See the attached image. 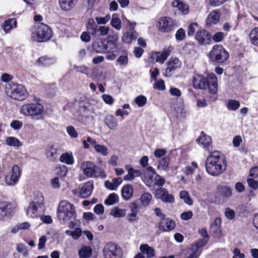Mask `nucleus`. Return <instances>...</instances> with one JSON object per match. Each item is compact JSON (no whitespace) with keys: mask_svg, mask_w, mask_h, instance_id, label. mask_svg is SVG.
<instances>
[{"mask_svg":"<svg viewBox=\"0 0 258 258\" xmlns=\"http://www.w3.org/2000/svg\"><path fill=\"white\" fill-rule=\"evenodd\" d=\"M92 48L97 53H104V44L101 40L95 41L93 43Z\"/></svg>","mask_w":258,"mask_h":258,"instance_id":"nucleus-50","label":"nucleus"},{"mask_svg":"<svg viewBox=\"0 0 258 258\" xmlns=\"http://www.w3.org/2000/svg\"><path fill=\"white\" fill-rule=\"evenodd\" d=\"M104 122L110 130H116L118 126L117 119L112 114L106 115L104 117Z\"/></svg>","mask_w":258,"mask_h":258,"instance_id":"nucleus-25","label":"nucleus"},{"mask_svg":"<svg viewBox=\"0 0 258 258\" xmlns=\"http://www.w3.org/2000/svg\"><path fill=\"white\" fill-rule=\"evenodd\" d=\"M205 167L207 172L213 176L223 173L227 168V162L224 156L220 152L215 151L210 153L206 159Z\"/></svg>","mask_w":258,"mask_h":258,"instance_id":"nucleus-1","label":"nucleus"},{"mask_svg":"<svg viewBox=\"0 0 258 258\" xmlns=\"http://www.w3.org/2000/svg\"><path fill=\"white\" fill-rule=\"evenodd\" d=\"M81 168L85 175L89 178L101 177L104 178L105 172L91 161H84L81 164Z\"/></svg>","mask_w":258,"mask_h":258,"instance_id":"nucleus-7","label":"nucleus"},{"mask_svg":"<svg viewBox=\"0 0 258 258\" xmlns=\"http://www.w3.org/2000/svg\"><path fill=\"white\" fill-rule=\"evenodd\" d=\"M173 47L171 46L165 48L161 51H156L153 52L151 57L153 60H155L156 62L162 64L170 55L171 52L173 50Z\"/></svg>","mask_w":258,"mask_h":258,"instance_id":"nucleus-16","label":"nucleus"},{"mask_svg":"<svg viewBox=\"0 0 258 258\" xmlns=\"http://www.w3.org/2000/svg\"><path fill=\"white\" fill-rule=\"evenodd\" d=\"M94 185L91 181H87L84 183L80 191V196L82 198H86L90 196L93 191Z\"/></svg>","mask_w":258,"mask_h":258,"instance_id":"nucleus-27","label":"nucleus"},{"mask_svg":"<svg viewBox=\"0 0 258 258\" xmlns=\"http://www.w3.org/2000/svg\"><path fill=\"white\" fill-rule=\"evenodd\" d=\"M16 250L18 252L22 253L24 256H27L28 254V251L27 248L23 244H18L16 246Z\"/></svg>","mask_w":258,"mask_h":258,"instance_id":"nucleus-60","label":"nucleus"},{"mask_svg":"<svg viewBox=\"0 0 258 258\" xmlns=\"http://www.w3.org/2000/svg\"><path fill=\"white\" fill-rule=\"evenodd\" d=\"M104 258H122V251L118 245L109 242L106 244L103 249Z\"/></svg>","mask_w":258,"mask_h":258,"instance_id":"nucleus-10","label":"nucleus"},{"mask_svg":"<svg viewBox=\"0 0 258 258\" xmlns=\"http://www.w3.org/2000/svg\"><path fill=\"white\" fill-rule=\"evenodd\" d=\"M250 42L254 46H258V27L253 28L249 34Z\"/></svg>","mask_w":258,"mask_h":258,"instance_id":"nucleus-42","label":"nucleus"},{"mask_svg":"<svg viewBox=\"0 0 258 258\" xmlns=\"http://www.w3.org/2000/svg\"><path fill=\"white\" fill-rule=\"evenodd\" d=\"M225 36V35L224 33L218 32H216L212 37L211 36V38L215 42H219L223 40Z\"/></svg>","mask_w":258,"mask_h":258,"instance_id":"nucleus-59","label":"nucleus"},{"mask_svg":"<svg viewBox=\"0 0 258 258\" xmlns=\"http://www.w3.org/2000/svg\"><path fill=\"white\" fill-rule=\"evenodd\" d=\"M54 62L55 59L53 58L46 56L39 57L37 61V63L39 67H47Z\"/></svg>","mask_w":258,"mask_h":258,"instance_id":"nucleus-37","label":"nucleus"},{"mask_svg":"<svg viewBox=\"0 0 258 258\" xmlns=\"http://www.w3.org/2000/svg\"><path fill=\"white\" fill-rule=\"evenodd\" d=\"M158 227L163 232L169 231L175 228V222L170 218L165 217L159 222Z\"/></svg>","mask_w":258,"mask_h":258,"instance_id":"nucleus-20","label":"nucleus"},{"mask_svg":"<svg viewBox=\"0 0 258 258\" xmlns=\"http://www.w3.org/2000/svg\"><path fill=\"white\" fill-rule=\"evenodd\" d=\"M181 62L177 58H171L167 63V68L164 74L166 77L172 75V72L180 67Z\"/></svg>","mask_w":258,"mask_h":258,"instance_id":"nucleus-19","label":"nucleus"},{"mask_svg":"<svg viewBox=\"0 0 258 258\" xmlns=\"http://www.w3.org/2000/svg\"><path fill=\"white\" fill-rule=\"evenodd\" d=\"M195 39L201 45L208 44H210L211 41V35L207 30H200L196 34Z\"/></svg>","mask_w":258,"mask_h":258,"instance_id":"nucleus-18","label":"nucleus"},{"mask_svg":"<svg viewBox=\"0 0 258 258\" xmlns=\"http://www.w3.org/2000/svg\"><path fill=\"white\" fill-rule=\"evenodd\" d=\"M110 214L115 218H122L126 215V210L125 209L114 207L111 210Z\"/></svg>","mask_w":258,"mask_h":258,"instance_id":"nucleus-40","label":"nucleus"},{"mask_svg":"<svg viewBox=\"0 0 258 258\" xmlns=\"http://www.w3.org/2000/svg\"><path fill=\"white\" fill-rule=\"evenodd\" d=\"M152 196L149 192H145L141 195L139 199L141 206L143 207H147L151 202Z\"/></svg>","mask_w":258,"mask_h":258,"instance_id":"nucleus-41","label":"nucleus"},{"mask_svg":"<svg viewBox=\"0 0 258 258\" xmlns=\"http://www.w3.org/2000/svg\"><path fill=\"white\" fill-rule=\"evenodd\" d=\"M133 194V186L127 184L124 185L121 189V196L123 200L128 201L131 199Z\"/></svg>","mask_w":258,"mask_h":258,"instance_id":"nucleus-29","label":"nucleus"},{"mask_svg":"<svg viewBox=\"0 0 258 258\" xmlns=\"http://www.w3.org/2000/svg\"><path fill=\"white\" fill-rule=\"evenodd\" d=\"M45 154L48 159L55 161L58 156L57 147L53 144L48 145L45 149Z\"/></svg>","mask_w":258,"mask_h":258,"instance_id":"nucleus-21","label":"nucleus"},{"mask_svg":"<svg viewBox=\"0 0 258 258\" xmlns=\"http://www.w3.org/2000/svg\"><path fill=\"white\" fill-rule=\"evenodd\" d=\"M2 28L6 33H9L12 29L17 27V20L15 18L5 21L2 25Z\"/></svg>","mask_w":258,"mask_h":258,"instance_id":"nucleus-32","label":"nucleus"},{"mask_svg":"<svg viewBox=\"0 0 258 258\" xmlns=\"http://www.w3.org/2000/svg\"><path fill=\"white\" fill-rule=\"evenodd\" d=\"M44 205V198L39 192L34 193L32 201L25 209L27 217L31 218L38 217L40 215V209Z\"/></svg>","mask_w":258,"mask_h":258,"instance_id":"nucleus-5","label":"nucleus"},{"mask_svg":"<svg viewBox=\"0 0 258 258\" xmlns=\"http://www.w3.org/2000/svg\"><path fill=\"white\" fill-rule=\"evenodd\" d=\"M193 84L196 88L205 89L208 87L207 79L202 75L196 74L193 78Z\"/></svg>","mask_w":258,"mask_h":258,"instance_id":"nucleus-24","label":"nucleus"},{"mask_svg":"<svg viewBox=\"0 0 258 258\" xmlns=\"http://www.w3.org/2000/svg\"><path fill=\"white\" fill-rule=\"evenodd\" d=\"M116 62L118 64L121 66H126L128 63V58L127 54H124L119 56Z\"/></svg>","mask_w":258,"mask_h":258,"instance_id":"nucleus-56","label":"nucleus"},{"mask_svg":"<svg viewBox=\"0 0 258 258\" xmlns=\"http://www.w3.org/2000/svg\"><path fill=\"white\" fill-rule=\"evenodd\" d=\"M111 26L117 31H120L122 28V22L119 17L118 14L114 13L112 15L110 21Z\"/></svg>","mask_w":258,"mask_h":258,"instance_id":"nucleus-36","label":"nucleus"},{"mask_svg":"<svg viewBox=\"0 0 258 258\" xmlns=\"http://www.w3.org/2000/svg\"><path fill=\"white\" fill-rule=\"evenodd\" d=\"M157 26L160 32L169 33L174 30L176 23L171 17H162L159 19Z\"/></svg>","mask_w":258,"mask_h":258,"instance_id":"nucleus-11","label":"nucleus"},{"mask_svg":"<svg viewBox=\"0 0 258 258\" xmlns=\"http://www.w3.org/2000/svg\"><path fill=\"white\" fill-rule=\"evenodd\" d=\"M197 142L203 148L209 150L212 145V138L204 132H202L199 137L197 139Z\"/></svg>","mask_w":258,"mask_h":258,"instance_id":"nucleus-22","label":"nucleus"},{"mask_svg":"<svg viewBox=\"0 0 258 258\" xmlns=\"http://www.w3.org/2000/svg\"><path fill=\"white\" fill-rule=\"evenodd\" d=\"M6 144L8 146L18 148L22 145L20 140L14 137H8L6 139Z\"/></svg>","mask_w":258,"mask_h":258,"instance_id":"nucleus-43","label":"nucleus"},{"mask_svg":"<svg viewBox=\"0 0 258 258\" xmlns=\"http://www.w3.org/2000/svg\"><path fill=\"white\" fill-rule=\"evenodd\" d=\"M185 37V31L182 28L179 29L175 33L176 39L178 41L183 40Z\"/></svg>","mask_w":258,"mask_h":258,"instance_id":"nucleus-63","label":"nucleus"},{"mask_svg":"<svg viewBox=\"0 0 258 258\" xmlns=\"http://www.w3.org/2000/svg\"><path fill=\"white\" fill-rule=\"evenodd\" d=\"M9 86V88H6V93L12 99L23 101L28 97L29 93L23 85L12 83Z\"/></svg>","mask_w":258,"mask_h":258,"instance_id":"nucleus-6","label":"nucleus"},{"mask_svg":"<svg viewBox=\"0 0 258 258\" xmlns=\"http://www.w3.org/2000/svg\"><path fill=\"white\" fill-rule=\"evenodd\" d=\"M74 69L77 72L84 74L88 77H90L91 76V69L84 65L81 66H74Z\"/></svg>","mask_w":258,"mask_h":258,"instance_id":"nucleus-49","label":"nucleus"},{"mask_svg":"<svg viewBox=\"0 0 258 258\" xmlns=\"http://www.w3.org/2000/svg\"><path fill=\"white\" fill-rule=\"evenodd\" d=\"M129 27V30L123 33L121 39L122 41L125 43H131L133 40H135L138 38L139 34L135 30L136 23L132 22L127 20Z\"/></svg>","mask_w":258,"mask_h":258,"instance_id":"nucleus-13","label":"nucleus"},{"mask_svg":"<svg viewBox=\"0 0 258 258\" xmlns=\"http://www.w3.org/2000/svg\"><path fill=\"white\" fill-rule=\"evenodd\" d=\"M147 101L146 97L142 95L137 96L134 100L135 102L139 107L144 106L146 104Z\"/></svg>","mask_w":258,"mask_h":258,"instance_id":"nucleus-54","label":"nucleus"},{"mask_svg":"<svg viewBox=\"0 0 258 258\" xmlns=\"http://www.w3.org/2000/svg\"><path fill=\"white\" fill-rule=\"evenodd\" d=\"M210 59L215 62L222 63L229 57L228 52L221 45H215L209 53Z\"/></svg>","mask_w":258,"mask_h":258,"instance_id":"nucleus-8","label":"nucleus"},{"mask_svg":"<svg viewBox=\"0 0 258 258\" xmlns=\"http://www.w3.org/2000/svg\"><path fill=\"white\" fill-rule=\"evenodd\" d=\"M118 201V196L115 193H112L105 200L104 203L106 205L111 206L117 203Z\"/></svg>","mask_w":258,"mask_h":258,"instance_id":"nucleus-46","label":"nucleus"},{"mask_svg":"<svg viewBox=\"0 0 258 258\" xmlns=\"http://www.w3.org/2000/svg\"><path fill=\"white\" fill-rule=\"evenodd\" d=\"M110 16L109 15H107L104 17H97L95 18V20L98 24H105L108 22L110 20Z\"/></svg>","mask_w":258,"mask_h":258,"instance_id":"nucleus-61","label":"nucleus"},{"mask_svg":"<svg viewBox=\"0 0 258 258\" xmlns=\"http://www.w3.org/2000/svg\"><path fill=\"white\" fill-rule=\"evenodd\" d=\"M65 233L68 236H72L74 240H77L82 235V231L80 228H76L73 231L67 230L65 231Z\"/></svg>","mask_w":258,"mask_h":258,"instance_id":"nucleus-48","label":"nucleus"},{"mask_svg":"<svg viewBox=\"0 0 258 258\" xmlns=\"http://www.w3.org/2000/svg\"><path fill=\"white\" fill-rule=\"evenodd\" d=\"M96 141L90 137H87L86 139H84L82 141L83 147L85 149H88L90 148V145L94 147Z\"/></svg>","mask_w":258,"mask_h":258,"instance_id":"nucleus-53","label":"nucleus"},{"mask_svg":"<svg viewBox=\"0 0 258 258\" xmlns=\"http://www.w3.org/2000/svg\"><path fill=\"white\" fill-rule=\"evenodd\" d=\"M208 87L210 92L215 94L218 89V80L214 74H210L207 77Z\"/></svg>","mask_w":258,"mask_h":258,"instance_id":"nucleus-26","label":"nucleus"},{"mask_svg":"<svg viewBox=\"0 0 258 258\" xmlns=\"http://www.w3.org/2000/svg\"><path fill=\"white\" fill-rule=\"evenodd\" d=\"M31 39L38 42H46L52 36L51 29L43 23L34 25L31 28Z\"/></svg>","mask_w":258,"mask_h":258,"instance_id":"nucleus-4","label":"nucleus"},{"mask_svg":"<svg viewBox=\"0 0 258 258\" xmlns=\"http://www.w3.org/2000/svg\"><path fill=\"white\" fill-rule=\"evenodd\" d=\"M10 126L14 130H19L23 126V122L20 120H14L11 123Z\"/></svg>","mask_w":258,"mask_h":258,"instance_id":"nucleus-64","label":"nucleus"},{"mask_svg":"<svg viewBox=\"0 0 258 258\" xmlns=\"http://www.w3.org/2000/svg\"><path fill=\"white\" fill-rule=\"evenodd\" d=\"M172 6L177 8L183 14H186L189 12V6L184 1H173Z\"/></svg>","mask_w":258,"mask_h":258,"instance_id":"nucleus-34","label":"nucleus"},{"mask_svg":"<svg viewBox=\"0 0 258 258\" xmlns=\"http://www.w3.org/2000/svg\"><path fill=\"white\" fill-rule=\"evenodd\" d=\"M21 172L18 166L14 165L5 176V182L8 185H15L19 181Z\"/></svg>","mask_w":258,"mask_h":258,"instance_id":"nucleus-12","label":"nucleus"},{"mask_svg":"<svg viewBox=\"0 0 258 258\" xmlns=\"http://www.w3.org/2000/svg\"><path fill=\"white\" fill-rule=\"evenodd\" d=\"M15 208L12 203L9 202L2 201L0 202V220H4L11 217Z\"/></svg>","mask_w":258,"mask_h":258,"instance_id":"nucleus-15","label":"nucleus"},{"mask_svg":"<svg viewBox=\"0 0 258 258\" xmlns=\"http://www.w3.org/2000/svg\"><path fill=\"white\" fill-rule=\"evenodd\" d=\"M141 174V173L139 170L133 168L126 175L124 176L123 179L125 181H131L135 177L140 176Z\"/></svg>","mask_w":258,"mask_h":258,"instance_id":"nucleus-45","label":"nucleus"},{"mask_svg":"<svg viewBox=\"0 0 258 258\" xmlns=\"http://www.w3.org/2000/svg\"><path fill=\"white\" fill-rule=\"evenodd\" d=\"M140 249L142 254H146L147 258H151L155 255L154 249L147 244H141L140 246Z\"/></svg>","mask_w":258,"mask_h":258,"instance_id":"nucleus-39","label":"nucleus"},{"mask_svg":"<svg viewBox=\"0 0 258 258\" xmlns=\"http://www.w3.org/2000/svg\"><path fill=\"white\" fill-rule=\"evenodd\" d=\"M95 151L102 156H106L108 154V149L105 145L95 143L93 147Z\"/></svg>","mask_w":258,"mask_h":258,"instance_id":"nucleus-44","label":"nucleus"},{"mask_svg":"<svg viewBox=\"0 0 258 258\" xmlns=\"http://www.w3.org/2000/svg\"><path fill=\"white\" fill-rule=\"evenodd\" d=\"M240 103L236 100H229L226 104L227 109L229 110L235 111L239 108Z\"/></svg>","mask_w":258,"mask_h":258,"instance_id":"nucleus-51","label":"nucleus"},{"mask_svg":"<svg viewBox=\"0 0 258 258\" xmlns=\"http://www.w3.org/2000/svg\"><path fill=\"white\" fill-rule=\"evenodd\" d=\"M60 8L65 11H69L74 7V1H59Z\"/></svg>","mask_w":258,"mask_h":258,"instance_id":"nucleus-52","label":"nucleus"},{"mask_svg":"<svg viewBox=\"0 0 258 258\" xmlns=\"http://www.w3.org/2000/svg\"><path fill=\"white\" fill-rule=\"evenodd\" d=\"M122 182V179L121 177L114 178L111 181H105L104 185L107 189L111 190H115Z\"/></svg>","mask_w":258,"mask_h":258,"instance_id":"nucleus-30","label":"nucleus"},{"mask_svg":"<svg viewBox=\"0 0 258 258\" xmlns=\"http://www.w3.org/2000/svg\"><path fill=\"white\" fill-rule=\"evenodd\" d=\"M221 226V219L219 218H216L211 224V228L214 232H218L220 230Z\"/></svg>","mask_w":258,"mask_h":258,"instance_id":"nucleus-55","label":"nucleus"},{"mask_svg":"<svg viewBox=\"0 0 258 258\" xmlns=\"http://www.w3.org/2000/svg\"><path fill=\"white\" fill-rule=\"evenodd\" d=\"M170 158L168 156L162 158L158 162L157 168L160 170L168 171L170 169Z\"/></svg>","mask_w":258,"mask_h":258,"instance_id":"nucleus-33","label":"nucleus"},{"mask_svg":"<svg viewBox=\"0 0 258 258\" xmlns=\"http://www.w3.org/2000/svg\"><path fill=\"white\" fill-rule=\"evenodd\" d=\"M44 108L39 103H28L23 104L20 108L19 113L25 116L30 117L34 120H41L44 117Z\"/></svg>","mask_w":258,"mask_h":258,"instance_id":"nucleus-3","label":"nucleus"},{"mask_svg":"<svg viewBox=\"0 0 258 258\" xmlns=\"http://www.w3.org/2000/svg\"><path fill=\"white\" fill-rule=\"evenodd\" d=\"M67 132L71 138H77L79 136L78 133L77 132L75 127L72 125L68 126L67 127Z\"/></svg>","mask_w":258,"mask_h":258,"instance_id":"nucleus-58","label":"nucleus"},{"mask_svg":"<svg viewBox=\"0 0 258 258\" xmlns=\"http://www.w3.org/2000/svg\"><path fill=\"white\" fill-rule=\"evenodd\" d=\"M179 198L183 201V202L188 205H191L193 201L190 198L189 193L186 190H181L179 193Z\"/></svg>","mask_w":258,"mask_h":258,"instance_id":"nucleus-47","label":"nucleus"},{"mask_svg":"<svg viewBox=\"0 0 258 258\" xmlns=\"http://www.w3.org/2000/svg\"><path fill=\"white\" fill-rule=\"evenodd\" d=\"M59 161L68 165H73L74 163V158L72 152L63 153L59 157Z\"/></svg>","mask_w":258,"mask_h":258,"instance_id":"nucleus-38","label":"nucleus"},{"mask_svg":"<svg viewBox=\"0 0 258 258\" xmlns=\"http://www.w3.org/2000/svg\"><path fill=\"white\" fill-rule=\"evenodd\" d=\"M155 198L157 199H161L165 203H172L174 201V198L172 195L169 194L164 188H159L155 190Z\"/></svg>","mask_w":258,"mask_h":258,"instance_id":"nucleus-17","label":"nucleus"},{"mask_svg":"<svg viewBox=\"0 0 258 258\" xmlns=\"http://www.w3.org/2000/svg\"><path fill=\"white\" fill-rule=\"evenodd\" d=\"M57 217L62 224H66L70 220H75L76 212L74 206L67 201H61L57 207Z\"/></svg>","mask_w":258,"mask_h":258,"instance_id":"nucleus-2","label":"nucleus"},{"mask_svg":"<svg viewBox=\"0 0 258 258\" xmlns=\"http://www.w3.org/2000/svg\"><path fill=\"white\" fill-rule=\"evenodd\" d=\"M153 88L155 89L164 91L165 89L164 81L162 79L155 81L153 85Z\"/></svg>","mask_w":258,"mask_h":258,"instance_id":"nucleus-57","label":"nucleus"},{"mask_svg":"<svg viewBox=\"0 0 258 258\" xmlns=\"http://www.w3.org/2000/svg\"><path fill=\"white\" fill-rule=\"evenodd\" d=\"M155 178L153 185H156L159 186H163L165 182L164 178L157 174H156V175H155Z\"/></svg>","mask_w":258,"mask_h":258,"instance_id":"nucleus-62","label":"nucleus"},{"mask_svg":"<svg viewBox=\"0 0 258 258\" xmlns=\"http://www.w3.org/2000/svg\"><path fill=\"white\" fill-rule=\"evenodd\" d=\"M131 212L127 215V219L130 222H133L138 219V205L133 203L130 207Z\"/></svg>","mask_w":258,"mask_h":258,"instance_id":"nucleus-35","label":"nucleus"},{"mask_svg":"<svg viewBox=\"0 0 258 258\" xmlns=\"http://www.w3.org/2000/svg\"><path fill=\"white\" fill-rule=\"evenodd\" d=\"M92 254V249L90 246L82 245L78 249V254L79 258H90Z\"/></svg>","mask_w":258,"mask_h":258,"instance_id":"nucleus-28","label":"nucleus"},{"mask_svg":"<svg viewBox=\"0 0 258 258\" xmlns=\"http://www.w3.org/2000/svg\"><path fill=\"white\" fill-rule=\"evenodd\" d=\"M93 111L89 105L83 104L80 106V108L75 116L79 121L86 125L93 122Z\"/></svg>","mask_w":258,"mask_h":258,"instance_id":"nucleus-9","label":"nucleus"},{"mask_svg":"<svg viewBox=\"0 0 258 258\" xmlns=\"http://www.w3.org/2000/svg\"><path fill=\"white\" fill-rule=\"evenodd\" d=\"M118 50L116 43L114 41H108L107 44H104V53H106V58L109 60H113L116 58L115 54Z\"/></svg>","mask_w":258,"mask_h":258,"instance_id":"nucleus-14","label":"nucleus"},{"mask_svg":"<svg viewBox=\"0 0 258 258\" xmlns=\"http://www.w3.org/2000/svg\"><path fill=\"white\" fill-rule=\"evenodd\" d=\"M156 174L155 169L153 167L149 166L147 168L146 172L144 177V181L148 186L151 187L153 185L155 178V176L154 175H156Z\"/></svg>","mask_w":258,"mask_h":258,"instance_id":"nucleus-23","label":"nucleus"},{"mask_svg":"<svg viewBox=\"0 0 258 258\" xmlns=\"http://www.w3.org/2000/svg\"><path fill=\"white\" fill-rule=\"evenodd\" d=\"M220 20V14L217 11H213L208 16L206 19V24L211 25L217 24Z\"/></svg>","mask_w":258,"mask_h":258,"instance_id":"nucleus-31","label":"nucleus"}]
</instances>
